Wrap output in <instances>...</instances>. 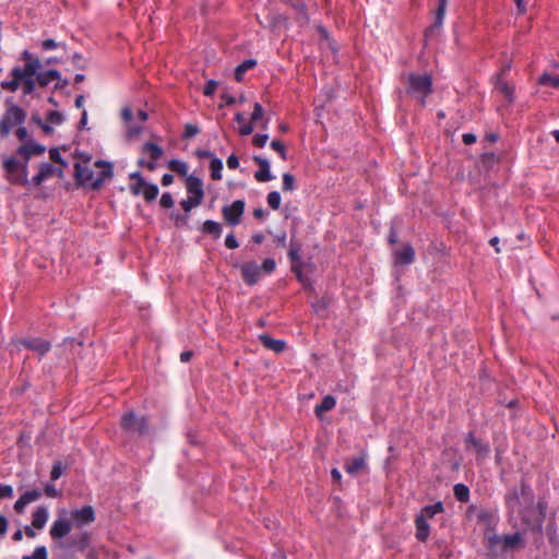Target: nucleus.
Wrapping results in <instances>:
<instances>
[{
  "instance_id": "1",
  "label": "nucleus",
  "mask_w": 559,
  "mask_h": 559,
  "mask_svg": "<svg viewBox=\"0 0 559 559\" xmlns=\"http://www.w3.org/2000/svg\"><path fill=\"white\" fill-rule=\"evenodd\" d=\"M504 501L510 515L518 512L526 527L532 530L540 527L545 516V507L542 502H538L537 507H535L534 495L523 480L520 488L513 487L509 489Z\"/></svg>"
},
{
  "instance_id": "2",
  "label": "nucleus",
  "mask_w": 559,
  "mask_h": 559,
  "mask_svg": "<svg viewBox=\"0 0 559 559\" xmlns=\"http://www.w3.org/2000/svg\"><path fill=\"white\" fill-rule=\"evenodd\" d=\"M50 159L59 164L60 167H55L50 163H41L39 165V171L36 176L33 177L32 183L36 187H39L46 179L57 176L58 178H63V168L68 166V163L62 158L58 148L52 147L49 150Z\"/></svg>"
},
{
  "instance_id": "3",
  "label": "nucleus",
  "mask_w": 559,
  "mask_h": 559,
  "mask_svg": "<svg viewBox=\"0 0 559 559\" xmlns=\"http://www.w3.org/2000/svg\"><path fill=\"white\" fill-rule=\"evenodd\" d=\"M432 92V79L429 74L409 73L406 76V93L417 98L423 106L426 97Z\"/></svg>"
},
{
  "instance_id": "4",
  "label": "nucleus",
  "mask_w": 559,
  "mask_h": 559,
  "mask_svg": "<svg viewBox=\"0 0 559 559\" xmlns=\"http://www.w3.org/2000/svg\"><path fill=\"white\" fill-rule=\"evenodd\" d=\"M26 119V111L15 104L10 105L0 120V135L7 138L14 126L22 124Z\"/></svg>"
},
{
  "instance_id": "5",
  "label": "nucleus",
  "mask_w": 559,
  "mask_h": 559,
  "mask_svg": "<svg viewBox=\"0 0 559 559\" xmlns=\"http://www.w3.org/2000/svg\"><path fill=\"white\" fill-rule=\"evenodd\" d=\"M3 168L8 180L13 185H28L26 162L21 163L14 156L4 159Z\"/></svg>"
},
{
  "instance_id": "6",
  "label": "nucleus",
  "mask_w": 559,
  "mask_h": 559,
  "mask_svg": "<svg viewBox=\"0 0 559 559\" xmlns=\"http://www.w3.org/2000/svg\"><path fill=\"white\" fill-rule=\"evenodd\" d=\"M121 427L127 432H138L145 435L148 430L145 417H138L134 412H128L121 417Z\"/></svg>"
},
{
  "instance_id": "7",
  "label": "nucleus",
  "mask_w": 559,
  "mask_h": 559,
  "mask_svg": "<svg viewBox=\"0 0 559 559\" xmlns=\"http://www.w3.org/2000/svg\"><path fill=\"white\" fill-rule=\"evenodd\" d=\"M243 212L245 202L242 200H236L230 205H225L222 209L223 218L231 226H236L240 223Z\"/></svg>"
},
{
  "instance_id": "8",
  "label": "nucleus",
  "mask_w": 559,
  "mask_h": 559,
  "mask_svg": "<svg viewBox=\"0 0 559 559\" xmlns=\"http://www.w3.org/2000/svg\"><path fill=\"white\" fill-rule=\"evenodd\" d=\"M70 519L76 527L88 525L96 519L94 508L92 506H84L81 509H74L70 512Z\"/></svg>"
},
{
  "instance_id": "9",
  "label": "nucleus",
  "mask_w": 559,
  "mask_h": 559,
  "mask_svg": "<svg viewBox=\"0 0 559 559\" xmlns=\"http://www.w3.org/2000/svg\"><path fill=\"white\" fill-rule=\"evenodd\" d=\"M62 513L64 515H67V512L66 511H62ZM72 521L71 519L67 518V516H59L51 525L50 527V537L56 540V539H61L63 537H66L72 530Z\"/></svg>"
},
{
  "instance_id": "10",
  "label": "nucleus",
  "mask_w": 559,
  "mask_h": 559,
  "mask_svg": "<svg viewBox=\"0 0 559 559\" xmlns=\"http://www.w3.org/2000/svg\"><path fill=\"white\" fill-rule=\"evenodd\" d=\"M40 68L41 63H25L24 67L13 68L11 70V76L20 80V82L28 79H35Z\"/></svg>"
},
{
  "instance_id": "11",
  "label": "nucleus",
  "mask_w": 559,
  "mask_h": 559,
  "mask_svg": "<svg viewBox=\"0 0 559 559\" xmlns=\"http://www.w3.org/2000/svg\"><path fill=\"white\" fill-rule=\"evenodd\" d=\"M45 151L46 147L44 145L36 143L34 140H28L16 150V154L21 155L24 162L27 163L33 155H43Z\"/></svg>"
},
{
  "instance_id": "12",
  "label": "nucleus",
  "mask_w": 559,
  "mask_h": 559,
  "mask_svg": "<svg viewBox=\"0 0 559 559\" xmlns=\"http://www.w3.org/2000/svg\"><path fill=\"white\" fill-rule=\"evenodd\" d=\"M17 342L40 356H44L51 347L50 342L43 338H23Z\"/></svg>"
},
{
  "instance_id": "13",
  "label": "nucleus",
  "mask_w": 559,
  "mask_h": 559,
  "mask_svg": "<svg viewBox=\"0 0 559 559\" xmlns=\"http://www.w3.org/2000/svg\"><path fill=\"white\" fill-rule=\"evenodd\" d=\"M241 276L248 285H254L261 274V269L255 262H247L241 265Z\"/></svg>"
},
{
  "instance_id": "14",
  "label": "nucleus",
  "mask_w": 559,
  "mask_h": 559,
  "mask_svg": "<svg viewBox=\"0 0 559 559\" xmlns=\"http://www.w3.org/2000/svg\"><path fill=\"white\" fill-rule=\"evenodd\" d=\"M253 162L259 165V169L254 174V178L259 182H265L273 179L270 171V163L266 158L261 156H253Z\"/></svg>"
},
{
  "instance_id": "15",
  "label": "nucleus",
  "mask_w": 559,
  "mask_h": 559,
  "mask_svg": "<svg viewBox=\"0 0 559 559\" xmlns=\"http://www.w3.org/2000/svg\"><path fill=\"white\" fill-rule=\"evenodd\" d=\"M466 448L467 450H473L478 457L484 459L489 453V447L486 443H483L479 439H477L473 432H469L466 438Z\"/></svg>"
},
{
  "instance_id": "16",
  "label": "nucleus",
  "mask_w": 559,
  "mask_h": 559,
  "mask_svg": "<svg viewBox=\"0 0 559 559\" xmlns=\"http://www.w3.org/2000/svg\"><path fill=\"white\" fill-rule=\"evenodd\" d=\"M186 188L187 191L192 194V197L200 199L203 201L204 190L202 180L193 175H190L186 179Z\"/></svg>"
},
{
  "instance_id": "17",
  "label": "nucleus",
  "mask_w": 559,
  "mask_h": 559,
  "mask_svg": "<svg viewBox=\"0 0 559 559\" xmlns=\"http://www.w3.org/2000/svg\"><path fill=\"white\" fill-rule=\"evenodd\" d=\"M367 469V463H366V454L361 453L360 455L353 457L352 460H348L345 463V471L349 475H357L362 471Z\"/></svg>"
},
{
  "instance_id": "18",
  "label": "nucleus",
  "mask_w": 559,
  "mask_h": 559,
  "mask_svg": "<svg viewBox=\"0 0 559 559\" xmlns=\"http://www.w3.org/2000/svg\"><path fill=\"white\" fill-rule=\"evenodd\" d=\"M394 257L396 264L408 265L414 262L415 250L409 243H406L402 249L394 252Z\"/></svg>"
},
{
  "instance_id": "19",
  "label": "nucleus",
  "mask_w": 559,
  "mask_h": 559,
  "mask_svg": "<svg viewBox=\"0 0 559 559\" xmlns=\"http://www.w3.org/2000/svg\"><path fill=\"white\" fill-rule=\"evenodd\" d=\"M74 178L79 186H83L88 182L92 183V181H94V171L90 167L82 166L80 163H76L74 165Z\"/></svg>"
},
{
  "instance_id": "20",
  "label": "nucleus",
  "mask_w": 559,
  "mask_h": 559,
  "mask_svg": "<svg viewBox=\"0 0 559 559\" xmlns=\"http://www.w3.org/2000/svg\"><path fill=\"white\" fill-rule=\"evenodd\" d=\"M447 4H448V0H438V8L436 11L435 22L431 26H429L426 29V36L431 35L437 28H439L441 26L444 14H445Z\"/></svg>"
},
{
  "instance_id": "21",
  "label": "nucleus",
  "mask_w": 559,
  "mask_h": 559,
  "mask_svg": "<svg viewBox=\"0 0 559 559\" xmlns=\"http://www.w3.org/2000/svg\"><path fill=\"white\" fill-rule=\"evenodd\" d=\"M259 340L261 341V343L263 344V346L265 348L273 350L275 353H282L286 347V344L284 341L274 340L266 334H260Z\"/></svg>"
},
{
  "instance_id": "22",
  "label": "nucleus",
  "mask_w": 559,
  "mask_h": 559,
  "mask_svg": "<svg viewBox=\"0 0 559 559\" xmlns=\"http://www.w3.org/2000/svg\"><path fill=\"white\" fill-rule=\"evenodd\" d=\"M48 520V510L46 507H38L33 513L32 526L41 530Z\"/></svg>"
},
{
  "instance_id": "23",
  "label": "nucleus",
  "mask_w": 559,
  "mask_h": 559,
  "mask_svg": "<svg viewBox=\"0 0 559 559\" xmlns=\"http://www.w3.org/2000/svg\"><path fill=\"white\" fill-rule=\"evenodd\" d=\"M416 525V537L420 542H425L429 536V524L427 523V520L424 519V516H416L415 520Z\"/></svg>"
},
{
  "instance_id": "24",
  "label": "nucleus",
  "mask_w": 559,
  "mask_h": 559,
  "mask_svg": "<svg viewBox=\"0 0 559 559\" xmlns=\"http://www.w3.org/2000/svg\"><path fill=\"white\" fill-rule=\"evenodd\" d=\"M202 233L213 236V238L218 239L222 236V225L215 221L207 219L202 224L201 227Z\"/></svg>"
},
{
  "instance_id": "25",
  "label": "nucleus",
  "mask_w": 559,
  "mask_h": 559,
  "mask_svg": "<svg viewBox=\"0 0 559 559\" xmlns=\"http://www.w3.org/2000/svg\"><path fill=\"white\" fill-rule=\"evenodd\" d=\"M60 79V72L51 69L45 72H37L36 81L39 86H47L52 80Z\"/></svg>"
},
{
  "instance_id": "26",
  "label": "nucleus",
  "mask_w": 559,
  "mask_h": 559,
  "mask_svg": "<svg viewBox=\"0 0 559 559\" xmlns=\"http://www.w3.org/2000/svg\"><path fill=\"white\" fill-rule=\"evenodd\" d=\"M336 401L332 395H326L323 397L322 402L316 406L314 413L321 418L325 412H329L335 407Z\"/></svg>"
},
{
  "instance_id": "27",
  "label": "nucleus",
  "mask_w": 559,
  "mask_h": 559,
  "mask_svg": "<svg viewBox=\"0 0 559 559\" xmlns=\"http://www.w3.org/2000/svg\"><path fill=\"white\" fill-rule=\"evenodd\" d=\"M523 545L522 534L516 532L512 535H503V549H514Z\"/></svg>"
},
{
  "instance_id": "28",
  "label": "nucleus",
  "mask_w": 559,
  "mask_h": 559,
  "mask_svg": "<svg viewBox=\"0 0 559 559\" xmlns=\"http://www.w3.org/2000/svg\"><path fill=\"white\" fill-rule=\"evenodd\" d=\"M105 168L102 170L99 177L92 181L91 187L94 190H98L102 186L105 179H110L112 177V166L110 163H104Z\"/></svg>"
},
{
  "instance_id": "29",
  "label": "nucleus",
  "mask_w": 559,
  "mask_h": 559,
  "mask_svg": "<svg viewBox=\"0 0 559 559\" xmlns=\"http://www.w3.org/2000/svg\"><path fill=\"white\" fill-rule=\"evenodd\" d=\"M257 64V61L254 59H247L243 62H241L236 69H235V80L237 82H241L243 80V74L254 68Z\"/></svg>"
},
{
  "instance_id": "30",
  "label": "nucleus",
  "mask_w": 559,
  "mask_h": 559,
  "mask_svg": "<svg viewBox=\"0 0 559 559\" xmlns=\"http://www.w3.org/2000/svg\"><path fill=\"white\" fill-rule=\"evenodd\" d=\"M91 544V534L87 532L80 533L72 542V546L80 551H84Z\"/></svg>"
},
{
  "instance_id": "31",
  "label": "nucleus",
  "mask_w": 559,
  "mask_h": 559,
  "mask_svg": "<svg viewBox=\"0 0 559 559\" xmlns=\"http://www.w3.org/2000/svg\"><path fill=\"white\" fill-rule=\"evenodd\" d=\"M292 8L297 11V21L300 25H307L310 22L309 15L306 11L305 3L297 1L296 3H292Z\"/></svg>"
},
{
  "instance_id": "32",
  "label": "nucleus",
  "mask_w": 559,
  "mask_h": 559,
  "mask_svg": "<svg viewBox=\"0 0 559 559\" xmlns=\"http://www.w3.org/2000/svg\"><path fill=\"white\" fill-rule=\"evenodd\" d=\"M142 151L148 153L153 160H158L163 156V148L157 144L147 142L143 145Z\"/></svg>"
},
{
  "instance_id": "33",
  "label": "nucleus",
  "mask_w": 559,
  "mask_h": 559,
  "mask_svg": "<svg viewBox=\"0 0 559 559\" xmlns=\"http://www.w3.org/2000/svg\"><path fill=\"white\" fill-rule=\"evenodd\" d=\"M443 504L442 502H437L435 504H431V506H426L420 514L418 516H424V519L427 520V518H432L435 516L437 513H441L443 512Z\"/></svg>"
},
{
  "instance_id": "34",
  "label": "nucleus",
  "mask_w": 559,
  "mask_h": 559,
  "mask_svg": "<svg viewBox=\"0 0 559 559\" xmlns=\"http://www.w3.org/2000/svg\"><path fill=\"white\" fill-rule=\"evenodd\" d=\"M454 497L461 502H467L469 499V489L464 484H456L453 488Z\"/></svg>"
},
{
  "instance_id": "35",
  "label": "nucleus",
  "mask_w": 559,
  "mask_h": 559,
  "mask_svg": "<svg viewBox=\"0 0 559 559\" xmlns=\"http://www.w3.org/2000/svg\"><path fill=\"white\" fill-rule=\"evenodd\" d=\"M210 169H211V178L213 180H221L222 179V169H223V162L214 157L212 158L210 163Z\"/></svg>"
},
{
  "instance_id": "36",
  "label": "nucleus",
  "mask_w": 559,
  "mask_h": 559,
  "mask_svg": "<svg viewBox=\"0 0 559 559\" xmlns=\"http://www.w3.org/2000/svg\"><path fill=\"white\" fill-rule=\"evenodd\" d=\"M142 194L147 202H153L158 195V187L154 183L146 182L144 186Z\"/></svg>"
},
{
  "instance_id": "37",
  "label": "nucleus",
  "mask_w": 559,
  "mask_h": 559,
  "mask_svg": "<svg viewBox=\"0 0 559 559\" xmlns=\"http://www.w3.org/2000/svg\"><path fill=\"white\" fill-rule=\"evenodd\" d=\"M330 302V298L322 297L320 300L312 304V309L317 314L324 317Z\"/></svg>"
},
{
  "instance_id": "38",
  "label": "nucleus",
  "mask_w": 559,
  "mask_h": 559,
  "mask_svg": "<svg viewBox=\"0 0 559 559\" xmlns=\"http://www.w3.org/2000/svg\"><path fill=\"white\" fill-rule=\"evenodd\" d=\"M202 203V200L200 199H197L194 197H189L188 199L186 200H182L180 202V205L181 207L185 211V214H188L189 215V212L194 209V207H198L199 205H201Z\"/></svg>"
},
{
  "instance_id": "39",
  "label": "nucleus",
  "mask_w": 559,
  "mask_h": 559,
  "mask_svg": "<svg viewBox=\"0 0 559 559\" xmlns=\"http://www.w3.org/2000/svg\"><path fill=\"white\" fill-rule=\"evenodd\" d=\"M538 83L540 85H549L559 88V75L554 76L548 73H544L539 76Z\"/></svg>"
},
{
  "instance_id": "40",
  "label": "nucleus",
  "mask_w": 559,
  "mask_h": 559,
  "mask_svg": "<svg viewBox=\"0 0 559 559\" xmlns=\"http://www.w3.org/2000/svg\"><path fill=\"white\" fill-rule=\"evenodd\" d=\"M168 167L170 170L177 173L180 176L187 175V170H188L187 165H186V163H183L181 160L171 159L168 164Z\"/></svg>"
},
{
  "instance_id": "41",
  "label": "nucleus",
  "mask_w": 559,
  "mask_h": 559,
  "mask_svg": "<svg viewBox=\"0 0 559 559\" xmlns=\"http://www.w3.org/2000/svg\"><path fill=\"white\" fill-rule=\"evenodd\" d=\"M300 250H301V246L299 243L294 242V240L292 239L290 250L288 252V255H289L293 264L300 265V255H299Z\"/></svg>"
},
{
  "instance_id": "42",
  "label": "nucleus",
  "mask_w": 559,
  "mask_h": 559,
  "mask_svg": "<svg viewBox=\"0 0 559 559\" xmlns=\"http://www.w3.org/2000/svg\"><path fill=\"white\" fill-rule=\"evenodd\" d=\"M498 162H499V157L493 152L484 153L481 155V164L487 169L491 168Z\"/></svg>"
},
{
  "instance_id": "43",
  "label": "nucleus",
  "mask_w": 559,
  "mask_h": 559,
  "mask_svg": "<svg viewBox=\"0 0 559 559\" xmlns=\"http://www.w3.org/2000/svg\"><path fill=\"white\" fill-rule=\"evenodd\" d=\"M36 78L21 81L20 85H22L23 94L31 95L34 93L36 87Z\"/></svg>"
},
{
  "instance_id": "44",
  "label": "nucleus",
  "mask_w": 559,
  "mask_h": 559,
  "mask_svg": "<svg viewBox=\"0 0 559 559\" xmlns=\"http://www.w3.org/2000/svg\"><path fill=\"white\" fill-rule=\"evenodd\" d=\"M188 217H189L188 214H180V213H177V212H171L170 213V219L174 221V223H175V225L177 227L186 226L187 223H188Z\"/></svg>"
},
{
  "instance_id": "45",
  "label": "nucleus",
  "mask_w": 559,
  "mask_h": 559,
  "mask_svg": "<svg viewBox=\"0 0 559 559\" xmlns=\"http://www.w3.org/2000/svg\"><path fill=\"white\" fill-rule=\"evenodd\" d=\"M267 204L273 210H278L281 205V194L277 191H272L267 194Z\"/></svg>"
},
{
  "instance_id": "46",
  "label": "nucleus",
  "mask_w": 559,
  "mask_h": 559,
  "mask_svg": "<svg viewBox=\"0 0 559 559\" xmlns=\"http://www.w3.org/2000/svg\"><path fill=\"white\" fill-rule=\"evenodd\" d=\"M294 189H295V177L289 173H285L283 175V190L284 191H293Z\"/></svg>"
},
{
  "instance_id": "47",
  "label": "nucleus",
  "mask_w": 559,
  "mask_h": 559,
  "mask_svg": "<svg viewBox=\"0 0 559 559\" xmlns=\"http://www.w3.org/2000/svg\"><path fill=\"white\" fill-rule=\"evenodd\" d=\"M292 271L296 274V276H297L298 281H299L300 283H302V285H304L305 287H310V286H311V285H310V283H309V281H308V278H307V276H305V275L301 273V270H300V265H299V264H293V265H292Z\"/></svg>"
},
{
  "instance_id": "48",
  "label": "nucleus",
  "mask_w": 559,
  "mask_h": 559,
  "mask_svg": "<svg viewBox=\"0 0 559 559\" xmlns=\"http://www.w3.org/2000/svg\"><path fill=\"white\" fill-rule=\"evenodd\" d=\"M498 90L506 95V97L511 100L513 96V90L506 82L498 79L497 83Z\"/></svg>"
},
{
  "instance_id": "49",
  "label": "nucleus",
  "mask_w": 559,
  "mask_h": 559,
  "mask_svg": "<svg viewBox=\"0 0 559 559\" xmlns=\"http://www.w3.org/2000/svg\"><path fill=\"white\" fill-rule=\"evenodd\" d=\"M271 147L281 155L282 159L285 160L287 158V156H286V148H285V145H284V143L282 141L273 140L271 142Z\"/></svg>"
},
{
  "instance_id": "50",
  "label": "nucleus",
  "mask_w": 559,
  "mask_h": 559,
  "mask_svg": "<svg viewBox=\"0 0 559 559\" xmlns=\"http://www.w3.org/2000/svg\"><path fill=\"white\" fill-rule=\"evenodd\" d=\"M72 63L76 69L84 70L87 66L86 60L79 52L73 53Z\"/></svg>"
},
{
  "instance_id": "51",
  "label": "nucleus",
  "mask_w": 559,
  "mask_h": 559,
  "mask_svg": "<svg viewBox=\"0 0 559 559\" xmlns=\"http://www.w3.org/2000/svg\"><path fill=\"white\" fill-rule=\"evenodd\" d=\"M20 80L12 78L11 81H3L1 87L9 92H15L20 87Z\"/></svg>"
},
{
  "instance_id": "52",
  "label": "nucleus",
  "mask_w": 559,
  "mask_h": 559,
  "mask_svg": "<svg viewBox=\"0 0 559 559\" xmlns=\"http://www.w3.org/2000/svg\"><path fill=\"white\" fill-rule=\"evenodd\" d=\"M41 496V492L37 489L28 490L22 495V498L27 502L31 503L33 501H36Z\"/></svg>"
},
{
  "instance_id": "53",
  "label": "nucleus",
  "mask_w": 559,
  "mask_h": 559,
  "mask_svg": "<svg viewBox=\"0 0 559 559\" xmlns=\"http://www.w3.org/2000/svg\"><path fill=\"white\" fill-rule=\"evenodd\" d=\"M47 121L52 124H60L63 121V115L60 111H49L47 115Z\"/></svg>"
},
{
  "instance_id": "54",
  "label": "nucleus",
  "mask_w": 559,
  "mask_h": 559,
  "mask_svg": "<svg viewBox=\"0 0 559 559\" xmlns=\"http://www.w3.org/2000/svg\"><path fill=\"white\" fill-rule=\"evenodd\" d=\"M200 132L198 126L195 124H192V123H187L186 127H185V133H183V139H190V138H193L194 135H197L198 133Z\"/></svg>"
},
{
  "instance_id": "55",
  "label": "nucleus",
  "mask_w": 559,
  "mask_h": 559,
  "mask_svg": "<svg viewBox=\"0 0 559 559\" xmlns=\"http://www.w3.org/2000/svg\"><path fill=\"white\" fill-rule=\"evenodd\" d=\"M218 86V82L215 80H209L205 84V87L203 90V94L205 96H212L214 95L216 88Z\"/></svg>"
},
{
  "instance_id": "56",
  "label": "nucleus",
  "mask_w": 559,
  "mask_h": 559,
  "mask_svg": "<svg viewBox=\"0 0 559 559\" xmlns=\"http://www.w3.org/2000/svg\"><path fill=\"white\" fill-rule=\"evenodd\" d=\"M160 206L165 209H170L174 205V199L169 192L163 193L160 200H159Z\"/></svg>"
},
{
  "instance_id": "57",
  "label": "nucleus",
  "mask_w": 559,
  "mask_h": 559,
  "mask_svg": "<svg viewBox=\"0 0 559 559\" xmlns=\"http://www.w3.org/2000/svg\"><path fill=\"white\" fill-rule=\"evenodd\" d=\"M263 117V108L261 104L255 103L253 107V112L251 115V122H257Z\"/></svg>"
},
{
  "instance_id": "58",
  "label": "nucleus",
  "mask_w": 559,
  "mask_h": 559,
  "mask_svg": "<svg viewBox=\"0 0 559 559\" xmlns=\"http://www.w3.org/2000/svg\"><path fill=\"white\" fill-rule=\"evenodd\" d=\"M276 263L274 259H265L260 267L265 273L270 274L275 270Z\"/></svg>"
},
{
  "instance_id": "59",
  "label": "nucleus",
  "mask_w": 559,
  "mask_h": 559,
  "mask_svg": "<svg viewBox=\"0 0 559 559\" xmlns=\"http://www.w3.org/2000/svg\"><path fill=\"white\" fill-rule=\"evenodd\" d=\"M45 490V493L50 497V498H57V497H60L61 496V491L58 490L55 485L52 484H47L44 488Z\"/></svg>"
},
{
  "instance_id": "60",
  "label": "nucleus",
  "mask_w": 559,
  "mask_h": 559,
  "mask_svg": "<svg viewBox=\"0 0 559 559\" xmlns=\"http://www.w3.org/2000/svg\"><path fill=\"white\" fill-rule=\"evenodd\" d=\"M32 555L34 559H48V554L45 546L36 547Z\"/></svg>"
},
{
  "instance_id": "61",
  "label": "nucleus",
  "mask_w": 559,
  "mask_h": 559,
  "mask_svg": "<svg viewBox=\"0 0 559 559\" xmlns=\"http://www.w3.org/2000/svg\"><path fill=\"white\" fill-rule=\"evenodd\" d=\"M15 134H16L17 139L24 143H26V141L31 140L26 128L21 124L16 129Z\"/></svg>"
},
{
  "instance_id": "62",
  "label": "nucleus",
  "mask_w": 559,
  "mask_h": 559,
  "mask_svg": "<svg viewBox=\"0 0 559 559\" xmlns=\"http://www.w3.org/2000/svg\"><path fill=\"white\" fill-rule=\"evenodd\" d=\"M62 475V465L60 462L53 464L50 477L52 480H57Z\"/></svg>"
},
{
  "instance_id": "63",
  "label": "nucleus",
  "mask_w": 559,
  "mask_h": 559,
  "mask_svg": "<svg viewBox=\"0 0 559 559\" xmlns=\"http://www.w3.org/2000/svg\"><path fill=\"white\" fill-rule=\"evenodd\" d=\"M269 139L267 134H255L253 136V144L258 147H263Z\"/></svg>"
},
{
  "instance_id": "64",
  "label": "nucleus",
  "mask_w": 559,
  "mask_h": 559,
  "mask_svg": "<svg viewBox=\"0 0 559 559\" xmlns=\"http://www.w3.org/2000/svg\"><path fill=\"white\" fill-rule=\"evenodd\" d=\"M225 246L228 248V249H236L239 247V243L235 237L234 234H229L226 236V239H225Z\"/></svg>"
}]
</instances>
